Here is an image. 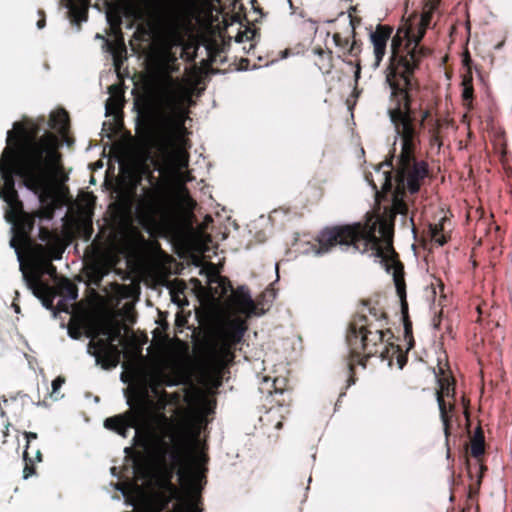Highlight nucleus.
Returning a JSON list of instances; mask_svg holds the SVG:
<instances>
[{"mask_svg":"<svg viewBox=\"0 0 512 512\" xmlns=\"http://www.w3.org/2000/svg\"><path fill=\"white\" fill-rule=\"evenodd\" d=\"M13 127L7 133V147L0 158V175L4 180L0 198L7 203L5 219L12 224L10 246L21 258L22 251L33 244L35 216L24 211L13 176L21 177L30 190L48 192L53 183H65L68 175L56 134L46 131L39 136L40 126L33 122L28 125L16 122Z\"/></svg>","mask_w":512,"mask_h":512,"instance_id":"obj_1","label":"nucleus"},{"mask_svg":"<svg viewBox=\"0 0 512 512\" xmlns=\"http://www.w3.org/2000/svg\"><path fill=\"white\" fill-rule=\"evenodd\" d=\"M392 168V163L381 164L375 171L377 180L371 174L366 175L377 200L391 194V206L384 209L383 215L376 218L371 216L365 223L324 228L316 238L318 254L327 253L339 245L352 247L355 251L379 259L387 272L403 265L393 247L394 221L396 215L408 213V205L404 200L406 190L398 187L393 190Z\"/></svg>","mask_w":512,"mask_h":512,"instance_id":"obj_2","label":"nucleus"},{"mask_svg":"<svg viewBox=\"0 0 512 512\" xmlns=\"http://www.w3.org/2000/svg\"><path fill=\"white\" fill-rule=\"evenodd\" d=\"M163 74L144 98L143 118L149 139L161 154L155 169L169 176L175 171V154L171 151L177 132L185 129L187 111L183 107L184 87L171 74L179 71L177 57L170 49L162 55Z\"/></svg>","mask_w":512,"mask_h":512,"instance_id":"obj_3","label":"nucleus"},{"mask_svg":"<svg viewBox=\"0 0 512 512\" xmlns=\"http://www.w3.org/2000/svg\"><path fill=\"white\" fill-rule=\"evenodd\" d=\"M387 115L400 139L396 187L412 195L416 194L429 173L427 162L418 160L416 151L421 143L422 128L430 119L431 110L422 107L418 95L389 92Z\"/></svg>","mask_w":512,"mask_h":512,"instance_id":"obj_4","label":"nucleus"},{"mask_svg":"<svg viewBox=\"0 0 512 512\" xmlns=\"http://www.w3.org/2000/svg\"><path fill=\"white\" fill-rule=\"evenodd\" d=\"M362 304L367 307V313H356L349 322L346 333L349 350L345 359L349 373L348 386L356 382L355 367L360 365L366 368L371 357L378 356L381 360H388L391 365L392 358L396 355L400 369H403L408 359L399 345L390 342L393 333L387 328L386 312L382 308L371 306L369 300H363Z\"/></svg>","mask_w":512,"mask_h":512,"instance_id":"obj_5","label":"nucleus"},{"mask_svg":"<svg viewBox=\"0 0 512 512\" xmlns=\"http://www.w3.org/2000/svg\"><path fill=\"white\" fill-rule=\"evenodd\" d=\"M440 0H425L423 12L416 23L401 25L392 38V53L384 69L388 92L418 95L419 80L415 73L429 50L420 45Z\"/></svg>","mask_w":512,"mask_h":512,"instance_id":"obj_6","label":"nucleus"},{"mask_svg":"<svg viewBox=\"0 0 512 512\" xmlns=\"http://www.w3.org/2000/svg\"><path fill=\"white\" fill-rule=\"evenodd\" d=\"M149 188L143 189V196L137 205V215L142 227L152 232L172 229L178 219V204L168 176L156 178L146 167Z\"/></svg>","mask_w":512,"mask_h":512,"instance_id":"obj_7","label":"nucleus"},{"mask_svg":"<svg viewBox=\"0 0 512 512\" xmlns=\"http://www.w3.org/2000/svg\"><path fill=\"white\" fill-rule=\"evenodd\" d=\"M247 326L242 319L235 318L218 326L208 344V357L216 369H224L235 359V351L243 340Z\"/></svg>","mask_w":512,"mask_h":512,"instance_id":"obj_8","label":"nucleus"},{"mask_svg":"<svg viewBox=\"0 0 512 512\" xmlns=\"http://www.w3.org/2000/svg\"><path fill=\"white\" fill-rule=\"evenodd\" d=\"M439 371L442 376L438 378L439 388L436 391V399L439 406L446 444L448 445L452 421L455 419V421L459 422V416L456 411V382L454 377L450 374H445L442 368H439Z\"/></svg>","mask_w":512,"mask_h":512,"instance_id":"obj_9","label":"nucleus"},{"mask_svg":"<svg viewBox=\"0 0 512 512\" xmlns=\"http://www.w3.org/2000/svg\"><path fill=\"white\" fill-rule=\"evenodd\" d=\"M131 409L124 414L106 418L104 427L108 430L114 431L122 437H127L129 429L137 428L139 423L148 416L150 413L153 402L147 395H140L135 399L132 404L128 401Z\"/></svg>","mask_w":512,"mask_h":512,"instance_id":"obj_10","label":"nucleus"},{"mask_svg":"<svg viewBox=\"0 0 512 512\" xmlns=\"http://www.w3.org/2000/svg\"><path fill=\"white\" fill-rule=\"evenodd\" d=\"M106 338L90 340L88 352L95 357L96 363L103 369L115 368L120 363L121 350L114 341L119 337V331L112 333L109 329L102 330Z\"/></svg>","mask_w":512,"mask_h":512,"instance_id":"obj_11","label":"nucleus"},{"mask_svg":"<svg viewBox=\"0 0 512 512\" xmlns=\"http://www.w3.org/2000/svg\"><path fill=\"white\" fill-rule=\"evenodd\" d=\"M485 453V437L481 426H478L470 438V454L477 459V463L472 467L469 460L466 459L467 472L469 477L472 479L474 472L477 474V480L474 485L469 486V497L472 498L478 493L479 487L482 482L483 471L486 467L481 463V457Z\"/></svg>","mask_w":512,"mask_h":512,"instance_id":"obj_12","label":"nucleus"},{"mask_svg":"<svg viewBox=\"0 0 512 512\" xmlns=\"http://www.w3.org/2000/svg\"><path fill=\"white\" fill-rule=\"evenodd\" d=\"M393 281L396 287L397 295L400 298L401 314L404 326V339L407 343V351L412 349L415 345L412 321L408 313V302L406 299V284L404 279V265H399L397 270H393Z\"/></svg>","mask_w":512,"mask_h":512,"instance_id":"obj_13","label":"nucleus"},{"mask_svg":"<svg viewBox=\"0 0 512 512\" xmlns=\"http://www.w3.org/2000/svg\"><path fill=\"white\" fill-rule=\"evenodd\" d=\"M23 278L27 287L32 291L42 303V305L52 310L54 308V299L56 297L55 289L44 282L39 272H24Z\"/></svg>","mask_w":512,"mask_h":512,"instance_id":"obj_14","label":"nucleus"},{"mask_svg":"<svg viewBox=\"0 0 512 512\" xmlns=\"http://www.w3.org/2000/svg\"><path fill=\"white\" fill-rule=\"evenodd\" d=\"M394 28L387 24H378L370 33V41L373 46L374 63L373 67L379 68L387 52L388 41L392 36Z\"/></svg>","mask_w":512,"mask_h":512,"instance_id":"obj_15","label":"nucleus"},{"mask_svg":"<svg viewBox=\"0 0 512 512\" xmlns=\"http://www.w3.org/2000/svg\"><path fill=\"white\" fill-rule=\"evenodd\" d=\"M161 419L168 425V427L172 430L171 439L174 442L175 450L171 454V458L174 462H181V453L178 447V443L180 438H182L185 426L183 423L174 424L170 419H168L164 414L161 415Z\"/></svg>","mask_w":512,"mask_h":512,"instance_id":"obj_16","label":"nucleus"},{"mask_svg":"<svg viewBox=\"0 0 512 512\" xmlns=\"http://www.w3.org/2000/svg\"><path fill=\"white\" fill-rule=\"evenodd\" d=\"M313 53L317 56L315 64L319 70L324 74H329L334 68L332 51L322 47H315Z\"/></svg>","mask_w":512,"mask_h":512,"instance_id":"obj_17","label":"nucleus"},{"mask_svg":"<svg viewBox=\"0 0 512 512\" xmlns=\"http://www.w3.org/2000/svg\"><path fill=\"white\" fill-rule=\"evenodd\" d=\"M195 3L196 0H175L168 7V14L175 19L188 16L194 10Z\"/></svg>","mask_w":512,"mask_h":512,"instance_id":"obj_18","label":"nucleus"},{"mask_svg":"<svg viewBox=\"0 0 512 512\" xmlns=\"http://www.w3.org/2000/svg\"><path fill=\"white\" fill-rule=\"evenodd\" d=\"M49 126L61 134H65L70 127L69 114L65 109H59L50 115Z\"/></svg>","mask_w":512,"mask_h":512,"instance_id":"obj_19","label":"nucleus"},{"mask_svg":"<svg viewBox=\"0 0 512 512\" xmlns=\"http://www.w3.org/2000/svg\"><path fill=\"white\" fill-rule=\"evenodd\" d=\"M419 92H421L420 89H419ZM418 97L422 101V107L423 108H429L432 111V108L430 106H428V105L424 106V99L420 96V93H418ZM426 126L428 127V134H429L430 144L431 145H434V144L441 145V141H440V123H439V120L436 119V118H433V116L431 114L430 115V119L425 122V125L422 128V130Z\"/></svg>","mask_w":512,"mask_h":512,"instance_id":"obj_20","label":"nucleus"},{"mask_svg":"<svg viewBox=\"0 0 512 512\" xmlns=\"http://www.w3.org/2000/svg\"><path fill=\"white\" fill-rule=\"evenodd\" d=\"M35 249L40 253L45 254V260L47 261L61 259L64 252V247L61 245L60 239L47 244L46 247L38 244L35 246Z\"/></svg>","mask_w":512,"mask_h":512,"instance_id":"obj_21","label":"nucleus"},{"mask_svg":"<svg viewBox=\"0 0 512 512\" xmlns=\"http://www.w3.org/2000/svg\"><path fill=\"white\" fill-rule=\"evenodd\" d=\"M462 100L463 104L468 108H472L474 99L473 76L471 71H467L462 78Z\"/></svg>","mask_w":512,"mask_h":512,"instance_id":"obj_22","label":"nucleus"},{"mask_svg":"<svg viewBox=\"0 0 512 512\" xmlns=\"http://www.w3.org/2000/svg\"><path fill=\"white\" fill-rule=\"evenodd\" d=\"M88 9L82 3L71 2L69 5L68 15L73 24L80 25L82 21L87 20Z\"/></svg>","mask_w":512,"mask_h":512,"instance_id":"obj_23","label":"nucleus"},{"mask_svg":"<svg viewBox=\"0 0 512 512\" xmlns=\"http://www.w3.org/2000/svg\"><path fill=\"white\" fill-rule=\"evenodd\" d=\"M332 39H333L335 46L341 52V54H339L338 57L344 60L343 57L348 56V49H349L352 37L350 36L348 31L345 32L344 36L340 32H335L332 36Z\"/></svg>","mask_w":512,"mask_h":512,"instance_id":"obj_24","label":"nucleus"},{"mask_svg":"<svg viewBox=\"0 0 512 512\" xmlns=\"http://www.w3.org/2000/svg\"><path fill=\"white\" fill-rule=\"evenodd\" d=\"M445 221V217H443L438 224H430L429 225V234L431 239L439 244L440 246H443L448 242L449 236H447L444 233V225L443 222Z\"/></svg>","mask_w":512,"mask_h":512,"instance_id":"obj_25","label":"nucleus"},{"mask_svg":"<svg viewBox=\"0 0 512 512\" xmlns=\"http://www.w3.org/2000/svg\"><path fill=\"white\" fill-rule=\"evenodd\" d=\"M356 7H350L348 11L347 18L349 19V23L346 31L349 32L350 36L354 38L356 36V28L361 24L362 19L359 16L354 15L356 12Z\"/></svg>","mask_w":512,"mask_h":512,"instance_id":"obj_26","label":"nucleus"},{"mask_svg":"<svg viewBox=\"0 0 512 512\" xmlns=\"http://www.w3.org/2000/svg\"><path fill=\"white\" fill-rule=\"evenodd\" d=\"M56 206L53 202L45 204L35 213H31L36 218L51 220L54 217Z\"/></svg>","mask_w":512,"mask_h":512,"instance_id":"obj_27","label":"nucleus"},{"mask_svg":"<svg viewBox=\"0 0 512 512\" xmlns=\"http://www.w3.org/2000/svg\"><path fill=\"white\" fill-rule=\"evenodd\" d=\"M38 238L45 242L46 244H49L51 242H54L55 240H58L59 237L56 233L52 232L50 229L44 226L39 227V233Z\"/></svg>","mask_w":512,"mask_h":512,"instance_id":"obj_28","label":"nucleus"},{"mask_svg":"<svg viewBox=\"0 0 512 512\" xmlns=\"http://www.w3.org/2000/svg\"><path fill=\"white\" fill-rule=\"evenodd\" d=\"M23 460L25 462V466L23 469V478L28 479L30 476L35 474L34 461L29 457L28 451H24Z\"/></svg>","mask_w":512,"mask_h":512,"instance_id":"obj_29","label":"nucleus"},{"mask_svg":"<svg viewBox=\"0 0 512 512\" xmlns=\"http://www.w3.org/2000/svg\"><path fill=\"white\" fill-rule=\"evenodd\" d=\"M362 41L357 39L356 36L351 39L350 46L348 49V56L357 59L362 52Z\"/></svg>","mask_w":512,"mask_h":512,"instance_id":"obj_30","label":"nucleus"},{"mask_svg":"<svg viewBox=\"0 0 512 512\" xmlns=\"http://www.w3.org/2000/svg\"><path fill=\"white\" fill-rule=\"evenodd\" d=\"M280 382H281V383H284V382H285V380H284V379L280 380V379H278V378H275V379L273 380V382H272L273 390H268V393H269V394H273V393H275V394L283 395V394H284V389H283L282 387H279V386H280Z\"/></svg>","mask_w":512,"mask_h":512,"instance_id":"obj_31","label":"nucleus"},{"mask_svg":"<svg viewBox=\"0 0 512 512\" xmlns=\"http://www.w3.org/2000/svg\"><path fill=\"white\" fill-rule=\"evenodd\" d=\"M280 382H281V383H284V382H285V380H284V379L280 380V379H278V378H275V379L273 380V382H272L273 390H268V393H269V394H273V393H275V394L283 395V394H284V389H283L282 387H279V386H280Z\"/></svg>","mask_w":512,"mask_h":512,"instance_id":"obj_32","label":"nucleus"},{"mask_svg":"<svg viewBox=\"0 0 512 512\" xmlns=\"http://www.w3.org/2000/svg\"><path fill=\"white\" fill-rule=\"evenodd\" d=\"M44 266H45V268H44V271L42 273H40L41 275L43 273H46V274L50 275L51 277L56 275V273H57L56 267L51 263V261L45 260Z\"/></svg>","mask_w":512,"mask_h":512,"instance_id":"obj_33","label":"nucleus"},{"mask_svg":"<svg viewBox=\"0 0 512 512\" xmlns=\"http://www.w3.org/2000/svg\"><path fill=\"white\" fill-rule=\"evenodd\" d=\"M65 378L58 376L52 381V393H57L61 386L64 384Z\"/></svg>","mask_w":512,"mask_h":512,"instance_id":"obj_34","label":"nucleus"},{"mask_svg":"<svg viewBox=\"0 0 512 512\" xmlns=\"http://www.w3.org/2000/svg\"><path fill=\"white\" fill-rule=\"evenodd\" d=\"M461 403H462V407H463V414L465 415V418L467 419V421H469V417H470V414H469L470 401L465 396H462Z\"/></svg>","mask_w":512,"mask_h":512,"instance_id":"obj_35","label":"nucleus"},{"mask_svg":"<svg viewBox=\"0 0 512 512\" xmlns=\"http://www.w3.org/2000/svg\"><path fill=\"white\" fill-rule=\"evenodd\" d=\"M38 15L40 16V19L37 21L36 25H37L38 29H42L46 25V15H45L44 10L39 9Z\"/></svg>","mask_w":512,"mask_h":512,"instance_id":"obj_36","label":"nucleus"},{"mask_svg":"<svg viewBox=\"0 0 512 512\" xmlns=\"http://www.w3.org/2000/svg\"><path fill=\"white\" fill-rule=\"evenodd\" d=\"M160 384H164L166 386H173V385H176L178 384V382H176L171 376L169 375H162L161 377V383Z\"/></svg>","mask_w":512,"mask_h":512,"instance_id":"obj_37","label":"nucleus"},{"mask_svg":"<svg viewBox=\"0 0 512 512\" xmlns=\"http://www.w3.org/2000/svg\"><path fill=\"white\" fill-rule=\"evenodd\" d=\"M24 436H25V438L27 440V444H26V447H25L24 451H28L29 444H30L31 440L37 439V434L34 433V432H27V431H25L24 432Z\"/></svg>","mask_w":512,"mask_h":512,"instance_id":"obj_38","label":"nucleus"},{"mask_svg":"<svg viewBox=\"0 0 512 512\" xmlns=\"http://www.w3.org/2000/svg\"><path fill=\"white\" fill-rule=\"evenodd\" d=\"M68 334L73 339H78L81 335L80 330L78 328L69 327Z\"/></svg>","mask_w":512,"mask_h":512,"instance_id":"obj_39","label":"nucleus"},{"mask_svg":"<svg viewBox=\"0 0 512 512\" xmlns=\"http://www.w3.org/2000/svg\"><path fill=\"white\" fill-rule=\"evenodd\" d=\"M67 292L69 295H72L73 298H76V296H77L76 287H75V285H73L70 282H68V284H67Z\"/></svg>","mask_w":512,"mask_h":512,"instance_id":"obj_40","label":"nucleus"},{"mask_svg":"<svg viewBox=\"0 0 512 512\" xmlns=\"http://www.w3.org/2000/svg\"><path fill=\"white\" fill-rule=\"evenodd\" d=\"M470 63H471L470 54L468 51H466V53L464 54V57H463V64L468 67V71H471Z\"/></svg>","mask_w":512,"mask_h":512,"instance_id":"obj_41","label":"nucleus"},{"mask_svg":"<svg viewBox=\"0 0 512 512\" xmlns=\"http://www.w3.org/2000/svg\"><path fill=\"white\" fill-rule=\"evenodd\" d=\"M243 301L247 303L250 307L254 306V303L249 295H243Z\"/></svg>","mask_w":512,"mask_h":512,"instance_id":"obj_42","label":"nucleus"},{"mask_svg":"<svg viewBox=\"0 0 512 512\" xmlns=\"http://www.w3.org/2000/svg\"><path fill=\"white\" fill-rule=\"evenodd\" d=\"M211 4L219 5L222 9V0H210Z\"/></svg>","mask_w":512,"mask_h":512,"instance_id":"obj_43","label":"nucleus"},{"mask_svg":"<svg viewBox=\"0 0 512 512\" xmlns=\"http://www.w3.org/2000/svg\"><path fill=\"white\" fill-rule=\"evenodd\" d=\"M248 63H249V60H248V59H242V60H241V67L246 69V68H247Z\"/></svg>","mask_w":512,"mask_h":512,"instance_id":"obj_44","label":"nucleus"},{"mask_svg":"<svg viewBox=\"0 0 512 512\" xmlns=\"http://www.w3.org/2000/svg\"><path fill=\"white\" fill-rule=\"evenodd\" d=\"M248 63H249V60H248V59H242V60H241V67L246 69V68H247Z\"/></svg>","mask_w":512,"mask_h":512,"instance_id":"obj_45","label":"nucleus"},{"mask_svg":"<svg viewBox=\"0 0 512 512\" xmlns=\"http://www.w3.org/2000/svg\"><path fill=\"white\" fill-rule=\"evenodd\" d=\"M179 168L186 167L187 166V159L185 160H179Z\"/></svg>","mask_w":512,"mask_h":512,"instance_id":"obj_46","label":"nucleus"},{"mask_svg":"<svg viewBox=\"0 0 512 512\" xmlns=\"http://www.w3.org/2000/svg\"><path fill=\"white\" fill-rule=\"evenodd\" d=\"M36 459L39 462L42 461V454H41L40 450L36 451Z\"/></svg>","mask_w":512,"mask_h":512,"instance_id":"obj_47","label":"nucleus"},{"mask_svg":"<svg viewBox=\"0 0 512 512\" xmlns=\"http://www.w3.org/2000/svg\"><path fill=\"white\" fill-rule=\"evenodd\" d=\"M117 89H118L117 85H111V86L109 87V92H110V93H114V91H115V90H117Z\"/></svg>","mask_w":512,"mask_h":512,"instance_id":"obj_48","label":"nucleus"},{"mask_svg":"<svg viewBox=\"0 0 512 512\" xmlns=\"http://www.w3.org/2000/svg\"><path fill=\"white\" fill-rule=\"evenodd\" d=\"M359 74H360V66L358 65V66H357V71H356V77H358V76H359Z\"/></svg>","mask_w":512,"mask_h":512,"instance_id":"obj_49","label":"nucleus"},{"mask_svg":"<svg viewBox=\"0 0 512 512\" xmlns=\"http://www.w3.org/2000/svg\"><path fill=\"white\" fill-rule=\"evenodd\" d=\"M14 307H15V311H16V312H19V310H20L19 306L14 305Z\"/></svg>","mask_w":512,"mask_h":512,"instance_id":"obj_50","label":"nucleus"},{"mask_svg":"<svg viewBox=\"0 0 512 512\" xmlns=\"http://www.w3.org/2000/svg\"><path fill=\"white\" fill-rule=\"evenodd\" d=\"M277 402H278L279 404H282V402H285V399L283 398L282 400H277Z\"/></svg>","mask_w":512,"mask_h":512,"instance_id":"obj_51","label":"nucleus"},{"mask_svg":"<svg viewBox=\"0 0 512 512\" xmlns=\"http://www.w3.org/2000/svg\"><path fill=\"white\" fill-rule=\"evenodd\" d=\"M447 456L450 457V448L447 449Z\"/></svg>","mask_w":512,"mask_h":512,"instance_id":"obj_52","label":"nucleus"},{"mask_svg":"<svg viewBox=\"0 0 512 512\" xmlns=\"http://www.w3.org/2000/svg\"><path fill=\"white\" fill-rule=\"evenodd\" d=\"M117 23L120 24L121 23V19L120 17H117Z\"/></svg>","mask_w":512,"mask_h":512,"instance_id":"obj_53","label":"nucleus"},{"mask_svg":"<svg viewBox=\"0 0 512 512\" xmlns=\"http://www.w3.org/2000/svg\"><path fill=\"white\" fill-rule=\"evenodd\" d=\"M40 199H41V202H43V203L45 202V198L43 196H41Z\"/></svg>","mask_w":512,"mask_h":512,"instance_id":"obj_54","label":"nucleus"},{"mask_svg":"<svg viewBox=\"0 0 512 512\" xmlns=\"http://www.w3.org/2000/svg\"><path fill=\"white\" fill-rule=\"evenodd\" d=\"M162 394H163L164 396H166V395H167V392H166L165 390H163V391H162Z\"/></svg>","mask_w":512,"mask_h":512,"instance_id":"obj_55","label":"nucleus"}]
</instances>
